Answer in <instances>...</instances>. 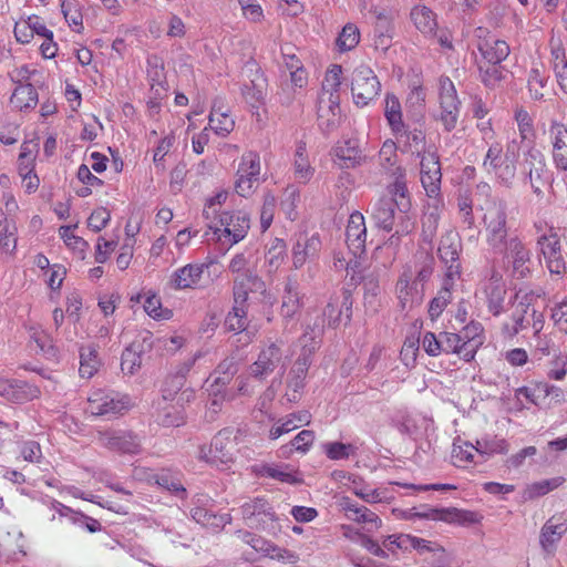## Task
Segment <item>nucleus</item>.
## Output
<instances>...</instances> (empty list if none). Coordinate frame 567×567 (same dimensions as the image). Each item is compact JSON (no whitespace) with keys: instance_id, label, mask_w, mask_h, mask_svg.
I'll return each instance as SVG.
<instances>
[{"instance_id":"1","label":"nucleus","mask_w":567,"mask_h":567,"mask_svg":"<svg viewBox=\"0 0 567 567\" xmlns=\"http://www.w3.org/2000/svg\"><path fill=\"white\" fill-rule=\"evenodd\" d=\"M434 269V258L427 251H417L413 260L403 267L395 291L402 311L420 306L424 298L425 284Z\"/></svg>"},{"instance_id":"28","label":"nucleus","mask_w":567,"mask_h":567,"mask_svg":"<svg viewBox=\"0 0 567 567\" xmlns=\"http://www.w3.org/2000/svg\"><path fill=\"white\" fill-rule=\"evenodd\" d=\"M410 18L415 28L425 37H436V14L426 6L417 4L411 10Z\"/></svg>"},{"instance_id":"15","label":"nucleus","mask_w":567,"mask_h":567,"mask_svg":"<svg viewBox=\"0 0 567 567\" xmlns=\"http://www.w3.org/2000/svg\"><path fill=\"white\" fill-rule=\"evenodd\" d=\"M219 226H209V229L214 231V235H218V239L221 236L231 237L230 245H234L245 238L250 227V218L248 214L240 210L223 213L219 215Z\"/></svg>"},{"instance_id":"55","label":"nucleus","mask_w":567,"mask_h":567,"mask_svg":"<svg viewBox=\"0 0 567 567\" xmlns=\"http://www.w3.org/2000/svg\"><path fill=\"white\" fill-rule=\"evenodd\" d=\"M413 550H416L420 555H423L425 553H432L434 559L439 558V563L446 561V551L437 543H433L414 536Z\"/></svg>"},{"instance_id":"7","label":"nucleus","mask_w":567,"mask_h":567,"mask_svg":"<svg viewBox=\"0 0 567 567\" xmlns=\"http://www.w3.org/2000/svg\"><path fill=\"white\" fill-rule=\"evenodd\" d=\"M461 112V101L458 100L454 83L447 76H441L439 80V112L435 118L440 121L446 132L456 127Z\"/></svg>"},{"instance_id":"24","label":"nucleus","mask_w":567,"mask_h":567,"mask_svg":"<svg viewBox=\"0 0 567 567\" xmlns=\"http://www.w3.org/2000/svg\"><path fill=\"white\" fill-rule=\"evenodd\" d=\"M241 514L250 527H258L269 520L272 522L275 518V513L264 498H256L245 503L241 506Z\"/></svg>"},{"instance_id":"31","label":"nucleus","mask_w":567,"mask_h":567,"mask_svg":"<svg viewBox=\"0 0 567 567\" xmlns=\"http://www.w3.org/2000/svg\"><path fill=\"white\" fill-rule=\"evenodd\" d=\"M293 172L296 179L303 184L308 183L315 174V168L311 166L309 161L307 144L303 141H298L296 144L293 154Z\"/></svg>"},{"instance_id":"12","label":"nucleus","mask_w":567,"mask_h":567,"mask_svg":"<svg viewBox=\"0 0 567 567\" xmlns=\"http://www.w3.org/2000/svg\"><path fill=\"white\" fill-rule=\"evenodd\" d=\"M103 447L121 454L136 455L142 452V439L130 430H105L97 433Z\"/></svg>"},{"instance_id":"38","label":"nucleus","mask_w":567,"mask_h":567,"mask_svg":"<svg viewBox=\"0 0 567 567\" xmlns=\"http://www.w3.org/2000/svg\"><path fill=\"white\" fill-rule=\"evenodd\" d=\"M11 105L19 111L33 109L38 104V93L30 83L19 84L10 99Z\"/></svg>"},{"instance_id":"6","label":"nucleus","mask_w":567,"mask_h":567,"mask_svg":"<svg viewBox=\"0 0 567 567\" xmlns=\"http://www.w3.org/2000/svg\"><path fill=\"white\" fill-rule=\"evenodd\" d=\"M494 252L503 256V261L513 277L524 279L530 276L533 270L532 251L517 235H513L504 247L496 248Z\"/></svg>"},{"instance_id":"21","label":"nucleus","mask_w":567,"mask_h":567,"mask_svg":"<svg viewBox=\"0 0 567 567\" xmlns=\"http://www.w3.org/2000/svg\"><path fill=\"white\" fill-rule=\"evenodd\" d=\"M421 183L430 197L439 195L441 187V164L433 152H425L421 157Z\"/></svg>"},{"instance_id":"32","label":"nucleus","mask_w":567,"mask_h":567,"mask_svg":"<svg viewBox=\"0 0 567 567\" xmlns=\"http://www.w3.org/2000/svg\"><path fill=\"white\" fill-rule=\"evenodd\" d=\"M311 421V414L307 410L298 411L287 415L285 419L279 420V424L275 425L269 431V437L277 440L282 434L289 433L300 425H308Z\"/></svg>"},{"instance_id":"22","label":"nucleus","mask_w":567,"mask_h":567,"mask_svg":"<svg viewBox=\"0 0 567 567\" xmlns=\"http://www.w3.org/2000/svg\"><path fill=\"white\" fill-rule=\"evenodd\" d=\"M346 243L354 257H359L365 251L367 227L364 217L361 213L354 212L350 215L346 228Z\"/></svg>"},{"instance_id":"33","label":"nucleus","mask_w":567,"mask_h":567,"mask_svg":"<svg viewBox=\"0 0 567 567\" xmlns=\"http://www.w3.org/2000/svg\"><path fill=\"white\" fill-rule=\"evenodd\" d=\"M384 116L396 136H402V134L406 133L402 120L401 103L392 93H386L385 95Z\"/></svg>"},{"instance_id":"46","label":"nucleus","mask_w":567,"mask_h":567,"mask_svg":"<svg viewBox=\"0 0 567 567\" xmlns=\"http://www.w3.org/2000/svg\"><path fill=\"white\" fill-rule=\"evenodd\" d=\"M100 367L97 352L92 346L83 347L80 353L79 372L82 378L90 379Z\"/></svg>"},{"instance_id":"47","label":"nucleus","mask_w":567,"mask_h":567,"mask_svg":"<svg viewBox=\"0 0 567 567\" xmlns=\"http://www.w3.org/2000/svg\"><path fill=\"white\" fill-rule=\"evenodd\" d=\"M238 371V364L234 357L224 359L216 368L214 372V382L217 386L226 388V385L233 380L234 375Z\"/></svg>"},{"instance_id":"54","label":"nucleus","mask_w":567,"mask_h":567,"mask_svg":"<svg viewBox=\"0 0 567 567\" xmlns=\"http://www.w3.org/2000/svg\"><path fill=\"white\" fill-rule=\"evenodd\" d=\"M440 221L437 208H433L424 214L422 218V238L423 241L431 244L436 235Z\"/></svg>"},{"instance_id":"3","label":"nucleus","mask_w":567,"mask_h":567,"mask_svg":"<svg viewBox=\"0 0 567 567\" xmlns=\"http://www.w3.org/2000/svg\"><path fill=\"white\" fill-rule=\"evenodd\" d=\"M239 430L221 429L212 440L210 445H202L198 458L221 470H228L235 463L238 454Z\"/></svg>"},{"instance_id":"40","label":"nucleus","mask_w":567,"mask_h":567,"mask_svg":"<svg viewBox=\"0 0 567 567\" xmlns=\"http://www.w3.org/2000/svg\"><path fill=\"white\" fill-rule=\"evenodd\" d=\"M146 338L143 341H133L122 353L121 369L124 372L133 374L141 367V353L145 350Z\"/></svg>"},{"instance_id":"16","label":"nucleus","mask_w":567,"mask_h":567,"mask_svg":"<svg viewBox=\"0 0 567 567\" xmlns=\"http://www.w3.org/2000/svg\"><path fill=\"white\" fill-rule=\"evenodd\" d=\"M462 243L455 230H447L440 239L437 254L442 262L446 266V277L453 279L461 274L460 252Z\"/></svg>"},{"instance_id":"43","label":"nucleus","mask_w":567,"mask_h":567,"mask_svg":"<svg viewBox=\"0 0 567 567\" xmlns=\"http://www.w3.org/2000/svg\"><path fill=\"white\" fill-rule=\"evenodd\" d=\"M393 31L392 19L386 13L379 12L374 29L375 47L386 50L391 44Z\"/></svg>"},{"instance_id":"13","label":"nucleus","mask_w":567,"mask_h":567,"mask_svg":"<svg viewBox=\"0 0 567 567\" xmlns=\"http://www.w3.org/2000/svg\"><path fill=\"white\" fill-rule=\"evenodd\" d=\"M536 246L551 275L561 276L565 274L566 264L561 256L560 239L554 227H548L546 231L537 237Z\"/></svg>"},{"instance_id":"45","label":"nucleus","mask_w":567,"mask_h":567,"mask_svg":"<svg viewBox=\"0 0 567 567\" xmlns=\"http://www.w3.org/2000/svg\"><path fill=\"white\" fill-rule=\"evenodd\" d=\"M564 482V477L557 476L549 480L532 483L527 485L523 491V498L525 501H532L540 496H544L549 492L558 488L560 485H563Z\"/></svg>"},{"instance_id":"62","label":"nucleus","mask_w":567,"mask_h":567,"mask_svg":"<svg viewBox=\"0 0 567 567\" xmlns=\"http://www.w3.org/2000/svg\"><path fill=\"white\" fill-rule=\"evenodd\" d=\"M476 452L481 454H506L508 452V443L504 439H494L489 441H477Z\"/></svg>"},{"instance_id":"23","label":"nucleus","mask_w":567,"mask_h":567,"mask_svg":"<svg viewBox=\"0 0 567 567\" xmlns=\"http://www.w3.org/2000/svg\"><path fill=\"white\" fill-rule=\"evenodd\" d=\"M317 113L319 120V127L324 133H331L336 131L340 125V101L318 99Z\"/></svg>"},{"instance_id":"63","label":"nucleus","mask_w":567,"mask_h":567,"mask_svg":"<svg viewBox=\"0 0 567 567\" xmlns=\"http://www.w3.org/2000/svg\"><path fill=\"white\" fill-rule=\"evenodd\" d=\"M546 78L540 74L537 69H533L528 78V90L532 99L540 100L544 97V87Z\"/></svg>"},{"instance_id":"25","label":"nucleus","mask_w":567,"mask_h":567,"mask_svg":"<svg viewBox=\"0 0 567 567\" xmlns=\"http://www.w3.org/2000/svg\"><path fill=\"white\" fill-rule=\"evenodd\" d=\"M40 390L24 381H9L0 378V395L13 401H27L38 398Z\"/></svg>"},{"instance_id":"53","label":"nucleus","mask_w":567,"mask_h":567,"mask_svg":"<svg viewBox=\"0 0 567 567\" xmlns=\"http://www.w3.org/2000/svg\"><path fill=\"white\" fill-rule=\"evenodd\" d=\"M451 300H452V292H451L450 288L444 286L443 288H441L439 290L436 296L430 301L429 316L431 317V319L432 320L437 319L442 315L444 309L447 307V305L451 302Z\"/></svg>"},{"instance_id":"36","label":"nucleus","mask_w":567,"mask_h":567,"mask_svg":"<svg viewBox=\"0 0 567 567\" xmlns=\"http://www.w3.org/2000/svg\"><path fill=\"white\" fill-rule=\"evenodd\" d=\"M480 79L488 89H496L509 73L502 64L477 62Z\"/></svg>"},{"instance_id":"49","label":"nucleus","mask_w":567,"mask_h":567,"mask_svg":"<svg viewBox=\"0 0 567 567\" xmlns=\"http://www.w3.org/2000/svg\"><path fill=\"white\" fill-rule=\"evenodd\" d=\"M551 64L560 89L567 91V60L564 49L559 45L551 48Z\"/></svg>"},{"instance_id":"5","label":"nucleus","mask_w":567,"mask_h":567,"mask_svg":"<svg viewBox=\"0 0 567 567\" xmlns=\"http://www.w3.org/2000/svg\"><path fill=\"white\" fill-rule=\"evenodd\" d=\"M480 331L478 324H468L464 328L463 334L453 332H441V350L444 353H455L465 361L474 359L478 347L482 344L477 339Z\"/></svg>"},{"instance_id":"26","label":"nucleus","mask_w":567,"mask_h":567,"mask_svg":"<svg viewBox=\"0 0 567 567\" xmlns=\"http://www.w3.org/2000/svg\"><path fill=\"white\" fill-rule=\"evenodd\" d=\"M395 202L390 197L378 199L371 207V217L379 228L391 231L395 220Z\"/></svg>"},{"instance_id":"39","label":"nucleus","mask_w":567,"mask_h":567,"mask_svg":"<svg viewBox=\"0 0 567 567\" xmlns=\"http://www.w3.org/2000/svg\"><path fill=\"white\" fill-rule=\"evenodd\" d=\"M241 94L251 107L259 109L266 97V80L262 76L250 80L249 83L244 84Z\"/></svg>"},{"instance_id":"27","label":"nucleus","mask_w":567,"mask_h":567,"mask_svg":"<svg viewBox=\"0 0 567 567\" xmlns=\"http://www.w3.org/2000/svg\"><path fill=\"white\" fill-rule=\"evenodd\" d=\"M344 309L347 321H350L352 315V298L349 290L342 292V303L340 306L339 298H331L326 308L323 309V318L327 320L329 327H337L341 321V315Z\"/></svg>"},{"instance_id":"35","label":"nucleus","mask_w":567,"mask_h":567,"mask_svg":"<svg viewBox=\"0 0 567 567\" xmlns=\"http://www.w3.org/2000/svg\"><path fill=\"white\" fill-rule=\"evenodd\" d=\"M342 68L339 64H333L326 72L321 85V92L318 99L322 100H337L340 101V85H341Z\"/></svg>"},{"instance_id":"42","label":"nucleus","mask_w":567,"mask_h":567,"mask_svg":"<svg viewBox=\"0 0 567 567\" xmlns=\"http://www.w3.org/2000/svg\"><path fill=\"white\" fill-rule=\"evenodd\" d=\"M398 174L395 182L390 186V193L393 197H391L395 204L396 209L400 213H409L411 208V202L408 196V188L404 181V171L401 167H398L395 173Z\"/></svg>"},{"instance_id":"18","label":"nucleus","mask_w":567,"mask_h":567,"mask_svg":"<svg viewBox=\"0 0 567 567\" xmlns=\"http://www.w3.org/2000/svg\"><path fill=\"white\" fill-rule=\"evenodd\" d=\"M128 406L130 401L126 396L116 398L113 394L96 390L89 396L87 411L93 415H115L127 410Z\"/></svg>"},{"instance_id":"41","label":"nucleus","mask_w":567,"mask_h":567,"mask_svg":"<svg viewBox=\"0 0 567 567\" xmlns=\"http://www.w3.org/2000/svg\"><path fill=\"white\" fill-rule=\"evenodd\" d=\"M146 72L151 89L155 92V95H161V92L166 90L163 61L156 55L150 56L147 59Z\"/></svg>"},{"instance_id":"34","label":"nucleus","mask_w":567,"mask_h":567,"mask_svg":"<svg viewBox=\"0 0 567 567\" xmlns=\"http://www.w3.org/2000/svg\"><path fill=\"white\" fill-rule=\"evenodd\" d=\"M320 248L318 236H300L292 249V262L295 268L303 266L308 257L315 256Z\"/></svg>"},{"instance_id":"61","label":"nucleus","mask_w":567,"mask_h":567,"mask_svg":"<svg viewBox=\"0 0 567 567\" xmlns=\"http://www.w3.org/2000/svg\"><path fill=\"white\" fill-rule=\"evenodd\" d=\"M61 9L69 25L79 32L83 27V17L78 6L71 1H62Z\"/></svg>"},{"instance_id":"11","label":"nucleus","mask_w":567,"mask_h":567,"mask_svg":"<svg viewBox=\"0 0 567 567\" xmlns=\"http://www.w3.org/2000/svg\"><path fill=\"white\" fill-rule=\"evenodd\" d=\"M543 135L550 146L554 166L559 172L567 171V125L558 120H550L548 126L542 125Z\"/></svg>"},{"instance_id":"48","label":"nucleus","mask_w":567,"mask_h":567,"mask_svg":"<svg viewBox=\"0 0 567 567\" xmlns=\"http://www.w3.org/2000/svg\"><path fill=\"white\" fill-rule=\"evenodd\" d=\"M485 293L487 298V308L494 316H499L504 311L506 287L505 286H486Z\"/></svg>"},{"instance_id":"64","label":"nucleus","mask_w":567,"mask_h":567,"mask_svg":"<svg viewBox=\"0 0 567 567\" xmlns=\"http://www.w3.org/2000/svg\"><path fill=\"white\" fill-rule=\"evenodd\" d=\"M550 318L558 330L567 333V300L556 303L550 309Z\"/></svg>"},{"instance_id":"2","label":"nucleus","mask_w":567,"mask_h":567,"mask_svg":"<svg viewBox=\"0 0 567 567\" xmlns=\"http://www.w3.org/2000/svg\"><path fill=\"white\" fill-rule=\"evenodd\" d=\"M481 210L487 245L493 251L504 247L512 237L507 223V203L498 197L487 198Z\"/></svg>"},{"instance_id":"29","label":"nucleus","mask_w":567,"mask_h":567,"mask_svg":"<svg viewBox=\"0 0 567 567\" xmlns=\"http://www.w3.org/2000/svg\"><path fill=\"white\" fill-rule=\"evenodd\" d=\"M209 127L218 135L226 136L235 127V121L228 114V109L220 99L215 100L210 114Z\"/></svg>"},{"instance_id":"19","label":"nucleus","mask_w":567,"mask_h":567,"mask_svg":"<svg viewBox=\"0 0 567 567\" xmlns=\"http://www.w3.org/2000/svg\"><path fill=\"white\" fill-rule=\"evenodd\" d=\"M207 268L205 264H187L173 272L169 282L176 290L203 288Z\"/></svg>"},{"instance_id":"56","label":"nucleus","mask_w":567,"mask_h":567,"mask_svg":"<svg viewBox=\"0 0 567 567\" xmlns=\"http://www.w3.org/2000/svg\"><path fill=\"white\" fill-rule=\"evenodd\" d=\"M477 446H474L467 442L462 444H453L452 460L453 464L458 467L465 466L467 463H472L474 458L473 451H476Z\"/></svg>"},{"instance_id":"4","label":"nucleus","mask_w":567,"mask_h":567,"mask_svg":"<svg viewBox=\"0 0 567 567\" xmlns=\"http://www.w3.org/2000/svg\"><path fill=\"white\" fill-rule=\"evenodd\" d=\"M311 340L312 348L307 352L300 353L293 365L291 367L287 380H286V392L282 396V403H296L300 400L302 390L306 385V378L308 374L309 367L311 365V354L318 348L319 342L315 330L311 332L306 331L299 339L300 344L307 348V341Z\"/></svg>"},{"instance_id":"59","label":"nucleus","mask_w":567,"mask_h":567,"mask_svg":"<svg viewBox=\"0 0 567 567\" xmlns=\"http://www.w3.org/2000/svg\"><path fill=\"white\" fill-rule=\"evenodd\" d=\"M209 395L212 396L208 413L210 414V419L214 420V416L221 411L223 402L226 400H231L230 396H227L225 388L217 386L215 384H210Z\"/></svg>"},{"instance_id":"60","label":"nucleus","mask_w":567,"mask_h":567,"mask_svg":"<svg viewBox=\"0 0 567 567\" xmlns=\"http://www.w3.org/2000/svg\"><path fill=\"white\" fill-rule=\"evenodd\" d=\"M515 120L517 122L519 135L523 141L534 137L535 131L533 118L526 110H517L515 113Z\"/></svg>"},{"instance_id":"14","label":"nucleus","mask_w":567,"mask_h":567,"mask_svg":"<svg viewBox=\"0 0 567 567\" xmlns=\"http://www.w3.org/2000/svg\"><path fill=\"white\" fill-rule=\"evenodd\" d=\"M260 157L256 152H246L237 169L235 190L240 196L250 195L259 183Z\"/></svg>"},{"instance_id":"30","label":"nucleus","mask_w":567,"mask_h":567,"mask_svg":"<svg viewBox=\"0 0 567 567\" xmlns=\"http://www.w3.org/2000/svg\"><path fill=\"white\" fill-rule=\"evenodd\" d=\"M301 308L299 284L295 277H288L284 288L280 313L284 318H292Z\"/></svg>"},{"instance_id":"37","label":"nucleus","mask_w":567,"mask_h":567,"mask_svg":"<svg viewBox=\"0 0 567 567\" xmlns=\"http://www.w3.org/2000/svg\"><path fill=\"white\" fill-rule=\"evenodd\" d=\"M190 514L196 523L213 529H221L230 522L228 514H216L202 506L192 508Z\"/></svg>"},{"instance_id":"58","label":"nucleus","mask_w":567,"mask_h":567,"mask_svg":"<svg viewBox=\"0 0 567 567\" xmlns=\"http://www.w3.org/2000/svg\"><path fill=\"white\" fill-rule=\"evenodd\" d=\"M225 327L229 331H243L247 327V318L245 307L234 306L233 310L227 315Z\"/></svg>"},{"instance_id":"20","label":"nucleus","mask_w":567,"mask_h":567,"mask_svg":"<svg viewBox=\"0 0 567 567\" xmlns=\"http://www.w3.org/2000/svg\"><path fill=\"white\" fill-rule=\"evenodd\" d=\"M487 33L486 29H476V37L480 39L477 49L482 55V59L478 62L502 64L509 54V45L504 40H499L494 37L486 38L485 34Z\"/></svg>"},{"instance_id":"57","label":"nucleus","mask_w":567,"mask_h":567,"mask_svg":"<svg viewBox=\"0 0 567 567\" xmlns=\"http://www.w3.org/2000/svg\"><path fill=\"white\" fill-rule=\"evenodd\" d=\"M288 466H274V465H264L261 468V475L267 476L284 483L289 484H298L301 482L300 478H297L293 473L287 471Z\"/></svg>"},{"instance_id":"51","label":"nucleus","mask_w":567,"mask_h":567,"mask_svg":"<svg viewBox=\"0 0 567 567\" xmlns=\"http://www.w3.org/2000/svg\"><path fill=\"white\" fill-rule=\"evenodd\" d=\"M17 226L13 221L4 219L0 223V248L12 254L17 248Z\"/></svg>"},{"instance_id":"17","label":"nucleus","mask_w":567,"mask_h":567,"mask_svg":"<svg viewBox=\"0 0 567 567\" xmlns=\"http://www.w3.org/2000/svg\"><path fill=\"white\" fill-rule=\"evenodd\" d=\"M282 342H270L261 349L258 359L250 365L249 373L258 380L265 379L284 362Z\"/></svg>"},{"instance_id":"9","label":"nucleus","mask_w":567,"mask_h":567,"mask_svg":"<svg viewBox=\"0 0 567 567\" xmlns=\"http://www.w3.org/2000/svg\"><path fill=\"white\" fill-rule=\"evenodd\" d=\"M522 171L528 176L536 195H542L543 188L550 182L551 174L547 168L546 159L540 150L532 144L524 153L520 163Z\"/></svg>"},{"instance_id":"52","label":"nucleus","mask_w":567,"mask_h":567,"mask_svg":"<svg viewBox=\"0 0 567 567\" xmlns=\"http://www.w3.org/2000/svg\"><path fill=\"white\" fill-rule=\"evenodd\" d=\"M360 40V31L353 23H347L339 37L337 38V47L340 51H349L354 49Z\"/></svg>"},{"instance_id":"44","label":"nucleus","mask_w":567,"mask_h":567,"mask_svg":"<svg viewBox=\"0 0 567 567\" xmlns=\"http://www.w3.org/2000/svg\"><path fill=\"white\" fill-rule=\"evenodd\" d=\"M567 526L561 518H549L542 528L540 544L547 549L549 546L558 542L566 533Z\"/></svg>"},{"instance_id":"50","label":"nucleus","mask_w":567,"mask_h":567,"mask_svg":"<svg viewBox=\"0 0 567 567\" xmlns=\"http://www.w3.org/2000/svg\"><path fill=\"white\" fill-rule=\"evenodd\" d=\"M336 156L341 161L343 167H354L360 158V151L354 141H346L334 148Z\"/></svg>"},{"instance_id":"8","label":"nucleus","mask_w":567,"mask_h":567,"mask_svg":"<svg viewBox=\"0 0 567 567\" xmlns=\"http://www.w3.org/2000/svg\"><path fill=\"white\" fill-rule=\"evenodd\" d=\"M381 92V83L368 65H359L351 74V94L358 107L368 106Z\"/></svg>"},{"instance_id":"10","label":"nucleus","mask_w":567,"mask_h":567,"mask_svg":"<svg viewBox=\"0 0 567 567\" xmlns=\"http://www.w3.org/2000/svg\"><path fill=\"white\" fill-rule=\"evenodd\" d=\"M538 297L539 295L535 293L534 291L524 292L519 290L515 293L514 300L512 302V320L514 323H505L503 326V332L506 336L514 337L519 331L528 328L529 321L527 319V316L536 317V309L534 308V302Z\"/></svg>"}]
</instances>
